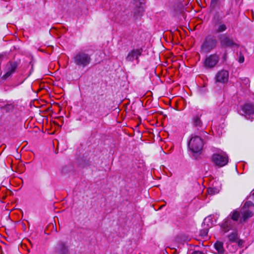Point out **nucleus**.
Instances as JSON below:
<instances>
[{"label": "nucleus", "mask_w": 254, "mask_h": 254, "mask_svg": "<svg viewBox=\"0 0 254 254\" xmlns=\"http://www.w3.org/2000/svg\"><path fill=\"white\" fill-rule=\"evenodd\" d=\"M229 73L227 70L222 69L218 71L215 76L216 82L221 83H226L229 79Z\"/></svg>", "instance_id": "13"}, {"label": "nucleus", "mask_w": 254, "mask_h": 254, "mask_svg": "<svg viewBox=\"0 0 254 254\" xmlns=\"http://www.w3.org/2000/svg\"><path fill=\"white\" fill-rule=\"evenodd\" d=\"M241 114L248 119L254 118V104L250 103H245L242 106Z\"/></svg>", "instance_id": "8"}, {"label": "nucleus", "mask_w": 254, "mask_h": 254, "mask_svg": "<svg viewBox=\"0 0 254 254\" xmlns=\"http://www.w3.org/2000/svg\"><path fill=\"white\" fill-rule=\"evenodd\" d=\"M201 116L202 115L200 113L194 114L192 117V125L196 129L195 134H198L201 136H206L207 133L204 131L205 127L201 119Z\"/></svg>", "instance_id": "4"}, {"label": "nucleus", "mask_w": 254, "mask_h": 254, "mask_svg": "<svg viewBox=\"0 0 254 254\" xmlns=\"http://www.w3.org/2000/svg\"><path fill=\"white\" fill-rule=\"evenodd\" d=\"M223 21V17L220 16L218 11H216L212 18V24Z\"/></svg>", "instance_id": "20"}, {"label": "nucleus", "mask_w": 254, "mask_h": 254, "mask_svg": "<svg viewBox=\"0 0 254 254\" xmlns=\"http://www.w3.org/2000/svg\"><path fill=\"white\" fill-rule=\"evenodd\" d=\"M253 195L254 196V192L253 193Z\"/></svg>", "instance_id": "30"}, {"label": "nucleus", "mask_w": 254, "mask_h": 254, "mask_svg": "<svg viewBox=\"0 0 254 254\" xmlns=\"http://www.w3.org/2000/svg\"><path fill=\"white\" fill-rule=\"evenodd\" d=\"M142 48L132 50L128 53L127 56L126 58V61L128 62H133L135 60L137 63H138L139 61L138 58L142 55Z\"/></svg>", "instance_id": "11"}, {"label": "nucleus", "mask_w": 254, "mask_h": 254, "mask_svg": "<svg viewBox=\"0 0 254 254\" xmlns=\"http://www.w3.org/2000/svg\"><path fill=\"white\" fill-rule=\"evenodd\" d=\"M218 43V41L215 36L210 34L207 35L200 46V52L210 53L216 48Z\"/></svg>", "instance_id": "2"}, {"label": "nucleus", "mask_w": 254, "mask_h": 254, "mask_svg": "<svg viewBox=\"0 0 254 254\" xmlns=\"http://www.w3.org/2000/svg\"><path fill=\"white\" fill-rule=\"evenodd\" d=\"M238 244L239 246H242L243 244V241L241 240H238Z\"/></svg>", "instance_id": "28"}, {"label": "nucleus", "mask_w": 254, "mask_h": 254, "mask_svg": "<svg viewBox=\"0 0 254 254\" xmlns=\"http://www.w3.org/2000/svg\"><path fill=\"white\" fill-rule=\"evenodd\" d=\"M216 190L213 188H209L208 189V192L209 194L213 195L216 193Z\"/></svg>", "instance_id": "25"}, {"label": "nucleus", "mask_w": 254, "mask_h": 254, "mask_svg": "<svg viewBox=\"0 0 254 254\" xmlns=\"http://www.w3.org/2000/svg\"><path fill=\"white\" fill-rule=\"evenodd\" d=\"M199 134H195L190 138L188 143L190 150L194 153H198L200 151L203 146V141Z\"/></svg>", "instance_id": "5"}, {"label": "nucleus", "mask_w": 254, "mask_h": 254, "mask_svg": "<svg viewBox=\"0 0 254 254\" xmlns=\"http://www.w3.org/2000/svg\"><path fill=\"white\" fill-rule=\"evenodd\" d=\"M212 161L216 165L223 167L227 164L228 162V157L226 154L222 155L214 154L212 156Z\"/></svg>", "instance_id": "10"}, {"label": "nucleus", "mask_w": 254, "mask_h": 254, "mask_svg": "<svg viewBox=\"0 0 254 254\" xmlns=\"http://www.w3.org/2000/svg\"><path fill=\"white\" fill-rule=\"evenodd\" d=\"M243 220L246 221L248 218L252 217L253 215V212L249 210H246L242 212Z\"/></svg>", "instance_id": "21"}, {"label": "nucleus", "mask_w": 254, "mask_h": 254, "mask_svg": "<svg viewBox=\"0 0 254 254\" xmlns=\"http://www.w3.org/2000/svg\"><path fill=\"white\" fill-rule=\"evenodd\" d=\"M229 240L232 242H237V241L238 240V232L237 231H235L231 233L230 235L228 236Z\"/></svg>", "instance_id": "18"}, {"label": "nucleus", "mask_w": 254, "mask_h": 254, "mask_svg": "<svg viewBox=\"0 0 254 254\" xmlns=\"http://www.w3.org/2000/svg\"><path fill=\"white\" fill-rule=\"evenodd\" d=\"M220 0H211L209 8L210 11L215 10L216 8L219 5Z\"/></svg>", "instance_id": "19"}, {"label": "nucleus", "mask_w": 254, "mask_h": 254, "mask_svg": "<svg viewBox=\"0 0 254 254\" xmlns=\"http://www.w3.org/2000/svg\"><path fill=\"white\" fill-rule=\"evenodd\" d=\"M244 60H245V58H244V56L241 53H240V55H239V60H238L239 62L240 63H243L244 62Z\"/></svg>", "instance_id": "26"}, {"label": "nucleus", "mask_w": 254, "mask_h": 254, "mask_svg": "<svg viewBox=\"0 0 254 254\" xmlns=\"http://www.w3.org/2000/svg\"><path fill=\"white\" fill-rule=\"evenodd\" d=\"M227 60V53L226 52H225L222 57V61L223 63H225L226 62Z\"/></svg>", "instance_id": "24"}, {"label": "nucleus", "mask_w": 254, "mask_h": 254, "mask_svg": "<svg viewBox=\"0 0 254 254\" xmlns=\"http://www.w3.org/2000/svg\"><path fill=\"white\" fill-rule=\"evenodd\" d=\"M208 232V228H204L200 231V235L204 237L207 235Z\"/></svg>", "instance_id": "23"}, {"label": "nucleus", "mask_w": 254, "mask_h": 254, "mask_svg": "<svg viewBox=\"0 0 254 254\" xmlns=\"http://www.w3.org/2000/svg\"><path fill=\"white\" fill-rule=\"evenodd\" d=\"M20 64V60L10 61L5 65L4 68L5 73L1 76V79L5 81L10 78L16 72V69Z\"/></svg>", "instance_id": "3"}, {"label": "nucleus", "mask_w": 254, "mask_h": 254, "mask_svg": "<svg viewBox=\"0 0 254 254\" xmlns=\"http://www.w3.org/2000/svg\"><path fill=\"white\" fill-rule=\"evenodd\" d=\"M191 254H204L200 251H194Z\"/></svg>", "instance_id": "27"}, {"label": "nucleus", "mask_w": 254, "mask_h": 254, "mask_svg": "<svg viewBox=\"0 0 254 254\" xmlns=\"http://www.w3.org/2000/svg\"><path fill=\"white\" fill-rule=\"evenodd\" d=\"M91 60V56L83 51L76 53L73 57V61L75 64L82 68L89 65Z\"/></svg>", "instance_id": "1"}, {"label": "nucleus", "mask_w": 254, "mask_h": 254, "mask_svg": "<svg viewBox=\"0 0 254 254\" xmlns=\"http://www.w3.org/2000/svg\"><path fill=\"white\" fill-rule=\"evenodd\" d=\"M220 61L219 55L215 53L206 57L203 66L206 69H212L216 66Z\"/></svg>", "instance_id": "6"}, {"label": "nucleus", "mask_w": 254, "mask_h": 254, "mask_svg": "<svg viewBox=\"0 0 254 254\" xmlns=\"http://www.w3.org/2000/svg\"><path fill=\"white\" fill-rule=\"evenodd\" d=\"M53 253L55 254H69V247L65 242L59 241L55 246Z\"/></svg>", "instance_id": "9"}, {"label": "nucleus", "mask_w": 254, "mask_h": 254, "mask_svg": "<svg viewBox=\"0 0 254 254\" xmlns=\"http://www.w3.org/2000/svg\"><path fill=\"white\" fill-rule=\"evenodd\" d=\"M235 225L236 222L232 221L229 217L225 219L222 224L220 225L221 230L224 233H226L231 230H233Z\"/></svg>", "instance_id": "12"}, {"label": "nucleus", "mask_w": 254, "mask_h": 254, "mask_svg": "<svg viewBox=\"0 0 254 254\" xmlns=\"http://www.w3.org/2000/svg\"><path fill=\"white\" fill-rule=\"evenodd\" d=\"M240 0H235L236 2L238 3Z\"/></svg>", "instance_id": "29"}, {"label": "nucleus", "mask_w": 254, "mask_h": 254, "mask_svg": "<svg viewBox=\"0 0 254 254\" xmlns=\"http://www.w3.org/2000/svg\"><path fill=\"white\" fill-rule=\"evenodd\" d=\"M220 46L222 48H232L238 46L234 40L226 34H220L218 36Z\"/></svg>", "instance_id": "7"}, {"label": "nucleus", "mask_w": 254, "mask_h": 254, "mask_svg": "<svg viewBox=\"0 0 254 254\" xmlns=\"http://www.w3.org/2000/svg\"><path fill=\"white\" fill-rule=\"evenodd\" d=\"M240 212L236 210L233 211L229 215V217L232 221H237L240 217Z\"/></svg>", "instance_id": "16"}, {"label": "nucleus", "mask_w": 254, "mask_h": 254, "mask_svg": "<svg viewBox=\"0 0 254 254\" xmlns=\"http://www.w3.org/2000/svg\"><path fill=\"white\" fill-rule=\"evenodd\" d=\"M214 247L217 251V254H224L225 250L223 248V243L217 241L214 245Z\"/></svg>", "instance_id": "15"}, {"label": "nucleus", "mask_w": 254, "mask_h": 254, "mask_svg": "<svg viewBox=\"0 0 254 254\" xmlns=\"http://www.w3.org/2000/svg\"><path fill=\"white\" fill-rule=\"evenodd\" d=\"M99 105L97 103H93L91 104L88 108L87 111L90 114H94L97 112Z\"/></svg>", "instance_id": "17"}, {"label": "nucleus", "mask_w": 254, "mask_h": 254, "mask_svg": "<svg viewBox=\"0 0 254 254\" xmlns=\"http://www.w3.org/2000/svg\"><path fill=\"white\" fill-rule=\"evenodd\" d=\"M1 110H5L6 112H10L13 111L14 105L12 104H7L4 106L0 107Z\"/></svg>", "instance_id": "22"}, {"label": "nucleus", "mask_w": 254, "mask_h": 254, "mask_svg": "<svg viewBox=\"0 0 254 254\" xmlns=\"http://www.w3.org/2000/svg\"><path fill=\"white\" fill-rule=\"evenodd\" d=\"M213 30L215 33H221L227 29V25L223 21L212 24Z\"/></svg>", "instance_id": "14"}]
</instances>
